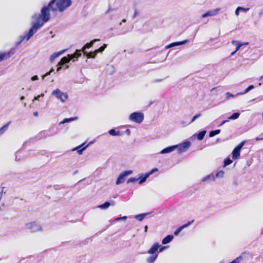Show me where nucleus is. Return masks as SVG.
I'll return each mask as SVG.
<instances>
[{
    "label": "nucleus",
    "instance_id": "32",
    "mask_svg": "<svg viewBox=\"0 0 263 263\" xmlns=\"http://www.w3.org/2000/svg\"><path fill=\"white\" fill-rule=\"evenodd\" d=\"M224 174V172L223 171H218L216 173V174H214V177L215 178V179L216 178H223Z\"/></svg>",
    "mask_w": 263,
    "mask_h": 263
},
{
    "label": "nucleus",
    "instance_id": "8",
    "mask_svg": "<svg viewBox=\"0 0 263 263\" xmlns=\"http://www.w3.org/2000/svg\"><path fill=\"white\" fill-rule=\"evenodd\" d=\"M26 227L32 233L42 231V228L41 225L34 221L26 223Z\"/></svg>",
    "mask_w": 263,
    "mask_h": 263
},
{
    "label": "nucleus",
    "instance_id": "39",
    "mask_svg": "<svg viewBox=\"0 0 263 263\" xmlns=\"http://www.w3.org/2000/svg\"><path fill=\"white\" fill-rule=\"evenodd\" d=\"M226 99L227 100H229L231 98H233L235 96H236V95H234L232 93H231L230 92H227L226 93Z\"/></svg>",
    "mask_w": 263,
    "mask_h": 263
},
{
    "label": "nucleus",
    "instance_id": "59",
    "mask_svg": "<svg viewBox=\"0 0 263 263\" xmlns=\"http://www.w3.org/2000/svg\"><path fill=\"white\" fill-rule=\"evenodd\" d=\"M112 10H113V9H111V8H109V9H108V10L107 11L106 13L109 12H110L111 11H112Z\"/></svg>",
    "mask_w": 263,
    "mask_h": 263
},
{
    "label": "nucleus",
    "instance_id": "44",
    "mask_svg": "<svg viewBox=\"0 0 263 263\" xmlns=\"http://www.w3.org/2000/svg\"><path fill=\"white\" fill-rule=\"evenodd\" d=\"M238 9L240 10V11H244V12H246L248 11L250 9L249 8H244V7H238Z\"/></svg>",
    "mask_w": 263,
    "mask_h": 263
},
{
    "label": "nucleus",
    "instance_id": "60",
    "mask_svg": "<svg viewBox=\"0 0 263 263\" xmlns=\"http://www.w3.org/2000/svg\"><path fill=\"white\" fill-rule=\"evenodd\" d=\"M25 99V97L24 96H22L21 98H20V100L21 101H23Z\"/></svg>",
    "mask_w": 263,
    "mask_h": 263
},
{
    "label": "nucleus",
    "instance_id": "55",
    "mask_svg": "<svg viewBox=\"0 0 263 263\" xmlns=\"http://www.w3.org/2000/svg\"><path fill=\"white\" fill-rule=\"evenodd\" d=\"M125 133L128 135H129L130 134V131L129 129H127L126 130H125Z\"/></svg>",
    "mask_w": 263,
    "mask_h": 263
},
{
    "label": "nucleus",
    "instance_id": "47",
    "mask_svg": "<svg viewBox=\"0 0 263 263\" xmlns=\"http://www.w3.org/2000/svg\"><path fill=\"white\" fill-rule=\"evenodd\" d=\"M139 15V12L136 9H135L134 14L133 15V18H135Z\"/></svg>",
    "mask_w": 263,
    "mask_h": 263
},
{
    "label": "nucleus",
    "instance_id": "1",
    "mask_svg": "<svg viewBox=\"0 0 263 263\" xmlns=\"http://www.w3.org/2000/svg\"><path fill=\"white\" fill-rule=\"evenodd\" d=\"M55 1V0H51L47 6L42 8L41 14H35L32 16V19L35 21V22L32 23V25L38 24L40 26L38 30L43 26L44 23L50 20V14L49 11L51 10L52 11Z\"/></svg>",
    "mask_w": 263,
    "mask_h": 263
},
{
    "label": "nucleus",
    "instance_id": "51",
    "mask_svg": "<svg viewBox=\"0 0 263 263\" xmlns=\"http://www.w3.org/2000/svg\"><path fill=\"white\" fill-rule=\"evenodd\" d=\"M163 81V79H156L154 80V82H160Z\"/></svg>",
    "mask_w": 263,
    "mask_h": 263
},
{
    "label": "nucleus",
    "instance_id": "46",
    "mask_svg": "<svg viewBox=\"0 0 263 263\" xmlns=\"http://www.w3.org/2000/svg\"><path fill=\"white\" fill-rule=\"evenodd\" d=\"M44 96V95L43 93H42L36 97H35L33 100V101H34V100H40V98L41 97H43Z\"/></svg>",
    "mask_w": 263,
    "mask_h": 263
},
{
    "label": "nucleus",
    "instance_id": "12",
    "mask_svg": "<svg viewBox=\"0 0 263 263\" xmlns=\"http://www.w3.org/2000/svg\"><path fill=\"white\" fill-rule=\"evenodd\" d=\"M132 173V171H125L120 174L116 180V184H120L123 183L125 180V177L131 174Z\"/></svg>",
    "mask_w": 263,
    "mask_h": 263
},
{
    "label": "nucleus",
    "instance_id": "9",
    "mask_svg": "<svg viewBox=\"0 0 263 263\" xmlns=\"http://www.w3.org/2000/svg\"><path fill=\"white\" fill-rule=\"evenodd\" d=\"M246 143V141H241L237 146H236L232 152V159L234 160L237 159L240 157V151L242 147Z\"/></svg>",
    "mask_w": 263,
    "mask_h": 263
},
{
    "label": "nucleus",
    "instance_id": "3",
    "mask_svg": "<svg viewBox=\"0 0 263 263\" xmlns=\"http://www.w3.org/2000/svg\"><path fill=\"white\" fill-rule=\"evenodd\" d=\"M39 25L36 24L32 25L31 27L29 29L28 31L24 34L20 35L15 42L16 46H19L25 40L28 41L33 34L37 31Z\"/></svg>",
    "mask_w": 263,
    "mask_h": 263
},
{
    "label": "nucleus",
    "instance_id": "42",
    "mask_svg": "<svg viewBox=\"0 0 263 263\" xmlns=\"http://www.w3.org/2000/svg\"><path fill=\"white\" fill-rule=\"evenodd\" d=\"M182 229H181L180 227H179L175 230L174 234L175 236H177L179 235V234L180 233Z\"/></svg>",
    "mask_w": 263,
    "mask_h": 263
},
{
    "label": "nucleus",
    "instance_id": "43",
    "mask_svg": "<svg viewBox=\"0 0 263 263\" xmlns=\"http://www.w3.org/2000/svg\"><path fill=\"white\" fill-rule=\"evenodd\" d=\"M53 71H54V70H53V69H50L49 71H48V72H46L45 74H44V75H43V76H42V79H43H43H44V78H45L46 77H47V76H48L50 75V73H51L52 72H53Z\"/></svg>",
    "mask_w": 263,
    "mask_h": 263
},
{
    "label": "nucleus",
    "instance_id": "28",
    "mask_svg": "<svg viewBox=\"0 0 263 263\" xmlns=\"http://www.w3.org/2000/svg\"><path fill=\"white\" fill-rule=\"evenodd\" d=\"M206 134V130H202L196 134V136L198 140H202Z\"/></svg>",
    "mask_w": 263,
    "mask_h": 263
},
{
    "label": "nucleus",
    "instance_id": "56",
    "mask_svg": "<svg viewBox=\"0 0 263 263\" xmlns=\"http://www.w3.org/2000/svg\"><path fill=\"white\" fill-rule=\"evenodd\" d=\"M20 160V158L18 157V154L16 155V156H15V160L16 161H18Z\"/></svg>",
    "mask_w": 263,
    "mask_h": 263
},
{
    "label": "nucleus",
    "instance_id": "57",
    "mask_svg": "<svg viewBox=\"0 0 263 263\" xmlns=\"http://www.w3.org/2000/svg\"><path fill=\"white\" fill-rule=\"evenodd\" d=\"M33 115L34 116H37L38 115V112L37 111H35L33 112Z\"/></svg>",
    "mask_w": 263,
    "mask_h": 263
},
{
    "label": "nucleus",
    "instance_id": "5",
    "mask_svg": "<svg viewBox=\"0 0 263 263\" xmlns=\"http://www.w3.org/2000/svg\"><path fill=\"white\" fill-rule=\"evenodd\" d=\"M129 119L137 123H141L144 120V114L140 112H134L131 114Z\"/></svg>",
    "mask_w": 263,
    "mask_h": 263
},
{
    "label": "nucleus",
    "instance_id": "6",
    "mask_svg": "<svg viewBox=\"0 0 263 263\" xmlns=\"http://www.w3.org/2000/svg\"><path fill=\"white\" fill-rule=\"evenodd\" d=\"M107 45L105 44H104L101 47H100L99 48L96 49L93 51L91 52H84V56L86 57L87 59L88 58H95L96 56L97 55V54L99 52H102L106 48Z\"/></svg>",
    "mask_w": 263,
    "mask_h": 263
},
{
    "label": "nucleus",
    "instance_id": "37",
    "mask_svg": "<svg viewBox=\"0 0 263 263\" xmlns=\"http://www.w3.org/2000/svg\"><path fill=\"white\" fill-rule=\"evenodd\" d=\"M194 221V220H192L191 221H189L186 223H185L183 224L182 226H180L181 229L182 230L187 227H188L189 226H190L193 222Z\"/></svg>",
    "mask_w": 263,
    "mask_h": 263
},
{
    "label": "nucleus",
    "instance_id": "38",
    "mask_svg": "<svg viewBox=\"0 0 263 263\" xmlns=\"http://www.w3.org/2000/svg\"><path fill=\"white\" fill-rule=\"evenodd\" d=\"M194 221V220H192L191 221H189L186 223H185L183 224L182 226H180L181 229L182 230L187 227H188L189 226H190L193 222Z\"/></svg>",
    "mask_w": 263,
    "mask_h": 263
},
{
    "label": "nucleus",
    "instance_id": "62",
    "mask_svg": "<svg viewBox=\"0 0 263 263\" xmlns=\"http://www.w3.org/2000/svg\"><path fill=\"white\" fill-rule=\"evenodd\" d=\"M217 88L216 87H214V88H213L212 89H211V92H213L214 90H215Z\"/></svg>",
    "mask_w": 263,
    "mask_h": 263
},
{
    "label": "nucleus",
    "instance_id": "4",
    "mask_svg": "<svg viewBox=\"0 0 263 263\" xmlns=\"http://www.w3.org/2000/svg\"><path fill=\"white\" fill-rule=\"evenodd\" d=\"M71 5V0H55L52 11L63 12Z\"/></svg>",
    "mask_w": 263,
    "mask_h": 263
},
{
    "label": "nucleus",
    "instance_id": "45",
    "mask_svg": "<svg viewBox=\"0 0 263 263\" xmlns=\"http://www.w3.org/2000/svg\"><path fill=\"white\" fill-rule=\"evenodd\" d=\"M167 248V246H161L160 245V247H159V249H158V253L159 252H163L164 250H165L166 248Z\"/></svg>",
    "mask_w": 263,
    "mask_h": 263
},
{
    "label": "nucleus",
    "instance_id": "53",
    "mask_svg": "<svg viewBox=\"0 0 263 263\" xmlns=\"http://www.w3.org/2000/svg\"><path fill=\"white\" fill-rule=\"evenodd\" d=\"M258 14L260 16L263 14V8L259 11V12H258Z\"/></svg>",
    "mask_w": 263,
    "mask_h": 263
},
{
    "label": "nucleus",
    "instance_id": "29",
    "mask_svg": "<svg viewBox=\"0 0 263 263\" xmlns=\"http://www.w3.org/2000/svg\"><path fill=\"white\" fill-rule=\"evenodd\" d=\"M78 119L77 117H71L69 118H65L60 123V124H65L66 123H69L70 122L76 120Z\"/></svg>",
    "mask_w": 263,
    "mask_h": 263
},
{
    "label": "nucleus",
    "instance_id": "18",
    "mask_svg": "<svg viewBox=\"0 0 263 263\" xmlns=\"http://www.w3.org/2000/svg\"><path fill=\"white\" fill-rule=\"evenodd\" d=\"M219 11V9H215L214 10L208 11L206 12L205 13H203L201 17L202 18H205V17H206L208 16H214L218 13Z\"/></svg>",
    "mask_w": 263,
    "mask_h": 263
},
{
    "label": "nucleus",
    "instance_id": "13",
    "mask_svg": "<svg viewBox=\"0 0 263 263\" xmlns=\"http://www.w3.org/2000/svg\"><path fill=\"white\" fill-rule=\"evenodd\" d=\"M15 48H11L8 52H1L0 53V62L7 59L10 55H13L15 53Z\"/></svg>",
    "mask_w": 263,
    "mask_h": 263
},
{
    "label": "nucleus",
    "instance_id": "33",
    "mask_svg": "<svg viewBox=\"0 0 263 263\" xmlns=\"http://www.w3.org/2000/svg\"><path fill=\"white\" fill-rule=\"evenodd\" d=\"M240 116V114L238 112L233 113L231 116L228 117L229 120H236Z\"/></svg>",
    "mask_w": 263,
    "mask_h": 263
},
{
    "label": "nucleus",
    "instance_id": "54",
    "mask_svg": "<svg viewBox=\"0 0 263 263\" xmlns=\"http://www.w3.org/2000/svg\"><path fill=\"white\" fill-rule=\"evenodd\" d=\"M142 68V67H140V66L137 67H136V70L137 71H138V72H139V71H141V68Z\"/></svg>",
    "mask_w": 263,
    "mask_h": 263
},
{
    "label": "nucleus",
    "instance_id": "2",
    "mask_svg": "<svg viewBox=\"0 0 263 263\" xmlns=\"http://www.w3.org/2000/svg\"><path fill=\"white\" fill-rule=\"evenodd\" d=\"M99 41V39H94L89 43H86L82 47L81 49H76L73 53L68 54L67 56L63 57L56 66H64L70 63L71 61L74 62L77 61L78 58L81 56L82 53L84 55V52H86V49L90 48L95 43Z\"/></svg>",
    "mask_w": 263,
    "mask_h": 263
},
{
    "label": "nucleus",
    "instance_id": "50",
    "mask_svg": "<svg viewBox=\"0 0 263 263\" xmlns=\"http://www.w3.org/2000/svg\"><path fill=\"white\" fill-rule=\"evenodd\" d=\"M239 11H240V10H238V7H237L235 12L236 15L238 16L239 15Z\"/></svg>",
    "mask_w": 263,
    "mask_h": 263
},
{
    "label": "nucleus",
    "instance_id": "17",
    "mask_svg": "<svg viewBox=\"0 0 263 263\" xmlns=\"http://www.w3.org/2000/svg\"><path fill=\"white\" fill-rule=\"evenodd\" d=\"M187 42H188L187 40H185L180 41V42H173V43H172L166 45L165 48V49H168V48H172V47H174L175 46L184 45Z\"/></svg>",
    "mask_w": 263,
    "mask_h": 263
},
{
    "label": "nucleus",
    "instance_id": "40",
    "mask_svg": "<svg viewBox=\"0 0 263 263\" xmlns=\"http://www.w3.org/2000/svg\"><path fill=\"white\" fill-rule=\"evenodd\" d=\"M138 180V178H135V177H132L128 179L127 180V183H131V182H135L136 181Z\"/></svg>",
    "mask_w": 263,
    "mask_h": 263
},
{
    "label": "nucleus",
    "instance_id": "10",
    "mask_svg": "<svg viewBox=\"0 0 263 263\" xmlns=\"http://www.w3.org/2000/svg\"><path fill=\"white\" fill-rule=\"evenodd\" d=\"M158 171L157 168H154L151 171L147 172L145 174H140L139 177L138 178L139 184H142L144 183L146 179L149 177L150 175Z\"/></svg>",
    "mask_w": 263,
    "mask_h": 263
},
{
    "label": "nucleus",
    "instance_id": "34",
    "mask_svg": "<svg viewBox=\"0 0 263 263\" xmlns=\"http://www.w3.org/2000/svg\"><path fill=\"white\" fill-rule=\"evenodd\" d=\"M220 133V129H216L214 130H212L209 133V137H213Z\"/></svg>",
    "mask_w": 263,
    "mask_h": 263
},
{
    "label": "nucleus",
    "instance_id": "48",
    "mask_svg": "<svg viewBox=\"0 0 263 263\" xmlns=\"http://www.w3.org/2000/svg\"><path fill=\"white\" fill-rule=\"evenodd\" d=\"M31 81H34L35 80H38V77L37 76H34L31 78Z\"/></svg>",
    "mask_w": 263,
    "mask_h": 263
},
{
    "label": "nucleus",
    "instance_id": "11",
    "mask_svg": "<svg viewBox=\"0 0 263 263\" xmlns=\"http://www.w3.org/2000/svg\"><path fill=\"white\" fill-rule=\"evenodd\" d=\"M176 146L179 153H181L185 152L191 146V142L189 141H185L181 144L175 145Z\"/></svg>",
    "mask_w": 263,
    "mask_h": 263
},
{
    "label": "nucleus",
    "instance_id": "27",
    "mask_svg": "<svg viewBox=\"0 0 263 263\" xmlns=\"http://www.w3.org/2000/svg\"><path fill=\"white\" fill-rule=\"evenodd\" d=\"M232 44L234 45H236V50L235 51L233 52L232 53V54H234L237 50H238L239 49V48H240V47L242 45V43H239L238 41H232Z\"/></svg>",
    "mask_w": 263,
    "mask_h": 263
},
{
    "label": "nucleus",
    "instance_id": "41",
    "mask_svg": "<svg viewBox=\"0 0 263 263\" xmlns=\"http://www.w3.org/2000/svg\"><path fill=\"white\" fill-rule=\"evenodd\" d=\"M126 219H127L126 216L119 217H117L116 218H115L114 221L115 222H117V221H120V220H126Z\"/></svg>",
    "mask_w": 263,
    "mask_h": 263
},
{
    "label": "nucleus",
    "instance_id": "58",
    "mask_svg": "<svg viewBox=\"0 0 263 263\" xmlns=\"http://www.w3.org/2000/svg\"><path fill=\"white\" fill-rule=\"evenodd\" d=\"M62 66H60V67H58L57 69V71H59L61 68H62Z\"/></svg>",
    "mask_w": 263,
    "mask_h": 263
},
{
    "label": "nucleus",
    "instance_id": "22",
    "mask_svg": "<svg viewBox=\"0 0 263 263\" xmlns=\"http://www.w3.org/2000/svg\"><path fill=\"white\" fill-rule=\"evenodd\" d=\"M214 180H215V178L214 177V174H213V173L203 177L201 179V181L203 182L208 181H214Z\"/></svg>",
    "mask_w": 263,
    "mask_h": 263
},
{
    "label": "nucleus",
    "instance_id": "20",
    "mask_svg": "<svg viewBox=\"0 0 263 263\" xmlns=\"http://www.w3.org/2000/svg\"><path fill=\"white\" fill-rule=\"evenodd\" d=\"M174 236L172 235H168L165 237L162 240V243L163 245H166L172 241Z\"/></svg>",
    "mask_w": 263,
    "mask_h": 263
},
{
    "label": "nucleus",
    "instance_id": "14",
    "mask_svg": "<svg viewBox=\"0 0 263 263\" xmlns=\"http://www.w3.org/2000/svg\"><path fill=\"white\" fill-rule=\"evenodd\" d=\"M58 133V130L53 131L52 130L41 132L39 134V137L42 138H46L55 135Z\"/></svg>",
    "mask_w": 263,
    "mask_h": 263
},
{
    "label": "nucleus",
    "instance_id": "24",
    "mask_svg": "<svg viewBox=\"0 0 263 263\" xmlns=\"http://www.w3.org/2000/svg\"><path fill=\"white\" fill-rule=\"evenodd\" d=\"M158 256V254H152L151 256L147 258L146 261L148 263H154L157 259Z\"/></svg>",
    "mask_w": 263,
    "mask_h": 263
},
{
    "label": "nucleus",
    "instance_id": "25",
    "mask_svg": "<svg viewBox=\"0 0 263 263\" xmlns=\"http://www.w3.org/2000/svg\"><path fill=\"white\" fill-rule=\"evenodd\" d=\"M254 88V86L253 85H251L249 86L243 92H240L236 93V96H240V95H243L247 93H248L249 91H250L251 90L253 89Z\"/></svg>",
    "mask_w": 263,
    "mask_h": 263
},
{
    "label": "nucleus",
    "instance_id": "63",
    "mask_svg": "<svg viewBox=\"0 0 263 263\" xmlns=\"http://www.w3.org/2000/svg\"><path fill=\"white\" fill-rule=\"evenodd\" d=\"M262 78H263V76L260 77L259 79V80H260V81L262 79Z\"/></svg>",
    "mask_w": 263,
    "mask_h": 263
},
{
    "label": "nucleus",
    "instance_id": "26",
    "mask_svg": "<svg viewBox=\"0 0 263 263\" xmlns=\"http://www.w3.org/2000/svg\"><path fill=\"white\" fill-rule=\"evenodd\" d=\"M11 122V121L8 122L7 123L0 128V136H2L7 130L8 126Z\"/></svg>",
    "mask_w": 263,
    "mask_h": 263
},
{
    "label": "nucleus",
    "instance_id": "36",
    "mask_svg": "<svg viewBox=\"0 0 263 263\" xmlns=\"http://www.w3.org/2000/svg\"><path fill=\"white\" fill-rule=\"evenodd\" d=\"M201 116V113H198L196 115H195L193 118L192 119H191V120L190 121V122L188 124H190L191 123H192L193 122H194L196 119H197L198 118L200 117Z\"/></svg>",
    "mask_w": 263,
    "mask_h": 263
},
{
    "label": "nucleus",
    "instance_id": "19",
    "mask_svg": "<svg viewBox=\"0 0 263 263\" xmlns=\"http://www.w3.org/2000/svg\"><path fill=\"white\" fill-rule=\"evenodd\" d=\"M176 146H177L172 145V146L166 147L163 148L160 152V154H164L170 153L174 151V150H175L176 149Z\"/></svg>",
    "mask_w": 263,
    "mask_h": 263
},
{
    "label": "nucleus",
    "instance_id": "30",
    "mask_svg": "<svg viewBox=\"0 0 263 263\" xmlns=\"http://www.w3.org/2000/svg\"><path fill=\"white\" fill-rule=\"evenodd\" d=\"M148 214V213H142V214H138L135 216V218L137 220H138L139 221H141L143 220V219L145 218V217Z\"/></svg>",
    "mask_w": 263,
    "mask_h": 263
},
{
    "label": "nucleus",
    "instance_id": "64",
    "mask_svg": "<svg viewBox=\"0 0 263 263\" xmlns=\"http://www.w3.org/2000/svg\"><path fill=\"white\" fill-rule=\"evenodd\" d=\"M126 22V20L125 19H123L122 21V22Z\"/></svg>",
    "mask_w": 263,
    "mask_h": 263
},
{
    "label": "nucleus",
    "instance_id": "35",
    "mask_svg": "<svg viewBox=\"0 0 263 263\" xmlns=\"http://www.w3.org/2000/svg\"><path fill=\"white\" fill-rule=\"evenodd\" d=\"M232 163V160L229 158L227 157L224 160L223 167H226Z\"/></svg>",
    "mask_w": 263,
    "mask_h": 263
},
{
    "label": "nucleus",
    "instance_id": "23",
    "mask_svg": "<svg viewBox=\"0 0 263 263\" xmlns=\"http://www.w3.org/2000/svg\"><path fill=\"white\" fill-rule=\"evenodd\" d=\"M87 146L88 145H85V143H84L80 145V146L76 147V149L77 151V152L79 154H82L83 151H84L86 148Z\"/></svg>",
    "mask_w": 263,
    "mask_h": 263
},
{
    "label": "nucleus",
    "instance_id": "7",
    "mask_svg": "<svg viewBox=\"0 0 263 263\" xmlns=\"http://www.w3.org/2000/svg\"><path fill=\"white\" fill-rule=\"evenodd\" d=\"M51 95L55 96L56 98L59 99L62 102H65L68 98L67 93L62 92L59 89L53 90L51 93Z\"/></svg>",
    "mask_w": 263,
    "mask_h": 263
},
{
    "label": "nucleus",
    "instance_id": "52",
    "mask_svg": "<svg viewBox=\"0 0 263 263\" xmlns=\"http://www.w3.org/2000/svg\"><path fill=\"white\" fill-rule=\"evenodd\" d=\"M263 140V136L262 137H260V138H259V137H256L255 138V140L256 141H259V140Z\"/></svg>",
    "mask_w": 263,
    "mask_h": 263
},
{
    "label": "nucleus",
    "instance_id": "16",
    "mask_svg": "<svg viewBox=\"0 0 263 263\" xmlns=\"http://www.w3.org/2000/svg\"><path fill=\"white\" fill-rule=\"evenodd\" d=\"M160 245L157 242L155 243L148 250L147 253L150 254H158V249Z\"/></svg>",
    "mask_w": 263,
    "mask_h": 263
},
{
    "label": "nucleus",
    "instance_id": "21",
    "mask_svg": "<svg viewBox=\"0 0 263 263\" xmlns=\"http://www.w3.org/2000/svg\"><path fill=\"white\" fill-rule=\"evenodd\" d=\"M114 201H111V202L109 201H106L104 203L98 206V208L101 209H107L110 205H114Z\"/></svg>",
    "mask_w": 263,
    "mask_h": 263
},
{
    "label": "nucleus",
    "instance_id": "61",
    "mask_svg": "<svg viewBox=\"0 0 263 263\" xmlns=\"http://www.w3.org/2000/svg\"><path fill=\"white\" fill-rule=\"evenodd\" d=\"M147 226H146L145 227V228H144V231H145V232H146V231H147Z\"/></svg>",
    "mask_w": 263,
    "mask_h": 263
},
{
    "label": "nucleus",
    "instance_id": "31",
    "mask_svg": "<svg viewBox=\"0 0 263 263\" xmlns=\"http://www.w3.org/2000/svg\"><path fill=\"white\" fill-rule=\"evenodd\" d=\"M109 135L112 136H121V133L119 130L116 131L115 129H110L108 132Z\"/></svg>",
    "mask_w": 263,
    "mask_h": 263
},
{
    "label": "nucleus",
    "instance_id": "49",
    "mask_svg": "<svg viewBox=\"0 0 263 263\" xmlns=\"http://www.w3.org/2000/svg\"><path fill=\"white\" fill-rule=\"evenodd\" d=\"M229 119L228 120H224L220 124H219V126H221L222 125H223L224 124H225L226 123H227V122L229 121Z\"/></svg>",
    "mask_w": 263,
    "mask_h": 263
},
{
    "label": "nucleus",
    "instance_id": "15",
    "mask_svg": "<svg viewBox=\"0 0 263 263\" xmlns=\"http://www.w3.org/2000/svg\"><path fill=\"white\" fill-rule=\"evenodd\" d=\"M68 50V49H64L58 52H56L52 54L50 58L49 61L51 63H53L54 60L59 58L60 55L65 53Z\"/></svg>",
    "mask_w": 263,
    "mask_h": 263
}]
</instances>
